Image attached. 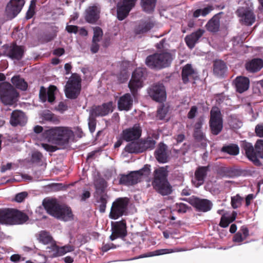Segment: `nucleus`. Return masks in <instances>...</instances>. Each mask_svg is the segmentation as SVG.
Returning <instances> with one entry per match:
<instances>
[{
    "instance_id": "f257e3e1",
    "label": "nucleus",
    "mask_w": 263,
    "mask_h": 263,
    "mask_svg": "<svg viewBox=\"0 0 263 263\" xmlns=\"http://www.w3.org/2000/svg\"><path fill=\"white\" fill-rule=\"evenodd\" d=\"M43 135L46 141L55 145L42 143V147L48 152H53L59 149L56 145L61 148L67 146L70 138L73 136V133L68 127L58 126L45 130Z\"/></svg>"
},
{
    "instance_id": "f03ea898",
    "label": "nucleus",
    "mask_w": 263,
    "mask_h": 263,
    "mask_svg": "<svg viewBox=\"0 0 263 263\" xmlns=\"http://www.w3.org/2000/svg\"><path fill=\"white\" fill-rule=\"evenodd\" d=\"M167 166L161 167L154 171L152 185L154 189L162 196L168 195L172 192V186L167 180Z\"/></svg>"
},
{
    "instance_id": "7ed1b4c3",
    "label": "nucleus",
    "mask_w": 263,
    "mask_h": 263,
    "mask_svg": "<svg viewBox=\"0 0 263 263\" xmlns=\"http://www.w3.org/2000/svg\"><path fill=\"white\" fill-rule=\"evenodd\" d=\"M43 204L49 214L60 220L67 221L73 219L70 208L59 205L55 200H48L44 202Z\"/></svg>"
},
{
    "instance_id": "20e7f679",
    "label": "nucleus",
    "mask_w": 263,
    "mask_h": 263,
    "mask_svg": "<svg viewBox=\"0 0 263 263\" xmlns=\"http://www.w3.org/2000/svg\"><path fill=\"white\" fill-rule=\"evenodd\" d=\"M173 59V54L168 52H163L149 55L146 59L145 63L151 68L160 69L168 66Z\"/></svg>"
},
{
    "instance_id": "39448f33",
    "label": "nucleus",
    "mask_w": 263,
    "mask_h": 263,
    "mask_svg": "<svg viewBox=\"0 0 263 263\" xmlns=\"http://www.w3.org/2000/svg\"><path fill=\"white\" fill-rule=\"evenodd\" d=\"M18 93L9 83L0 84V100L6 105H12L17 101Z\"/></svg>"
},
{
    "instance_id": "423d86ee",
    "label": "nucleus",
    "mask_w": 263,
    "mask_h": 263,
    "mask_svg": "<svg viewBox=\"0 0 263 263\" xmlns=\"http://www.w3.org/2000/svg\"><path fill=\"white\" fill-rule=\"evenodd\" d=\"M242 147L247 157L255 164L259 162L258 158H263V140H258L254 147L250 143L243 142Z\"/></svg>"
},
{
    "instance_id": "0eeeda50",
    "label": "nucleus",
    "mask_w": 263,
    "mask_h": 263,
    "mask_svg": "<svg viewBox=\"0 0 263 263\" xmlns=\"http://www.w3.org/2000/svg\"><path fill=\"white\" fill-rule=\"evenodd\" d=\"M81 78L76 73L72 74L65 87L66 97L73 99L78 97L81 89Z\"/></svg>"
},
{
    "instance_id": "6e6552de",
    "label": "nucleus",
    "mask_w": 263,
    "mask_h": 263,
    "mask_svg": "<svg viewBox=\"0 0 263 263\" xmlns=\"http://www.w3.org/2000/svg\"><path fill=\"white\" fill-rule=\"evenodd\" d=\"M150 173V166L145 165L138 171L132 172L128 175H122L120 179V183L126 185L136 184L139 182L142 176H148Z\"/></svg>"
},
{
    "instance_id": "1a4fd4ad",
    "label": "nucleus",
    "mask_w": 263,
    "mask_h": 263,
    "mask_svg": "<svg viewBox=\"0 0 263 263\" xmlns=\"http://www.w3.org/2000/svg\"><path fill=\"white\" fill-rule=\"evenodd\" d=\"M210 126L212 133L218 135L223 128V120L220 109L217 107H212L210 112Z\"/></svg>"
},
{
    "instance_id": "9d476101",
    "label": "nucleus",
    "mask_w": 263,
    "mask_h": 263,
    "mask_svg": "<svg viewBox=\"0 0 263 263\" xmlns=\"http://www.w3.org/2000/svg\"><path fill=\"white\" fill-rule=\"evenodd\" d=\"M252 10L253 4L248 1L245 6L239 8L237 11L240 21L246 25H251L255 22V17Z\"/></svg>"
},
{
    "instance_id": "9b49d317",
    "label": "nucleus",
    "mask_w": 263,
    "mask_h": 263,
    "mask_svg": "<svg viewBox=\"0 0 263 263\" xmlns=\"http://www.w3.org/2000/svg\"><path fill=\"white\" fill-rule=\"evenodd\" d=\"M128 199L127 198H119L113 203L109 213V217L117 219L123 215L127 209Z\"/></svg>"
},
{
    "instance_id": "f8f14e48",
    "label": "nucleus",
    "mask_w": 263,
    "mask_h": 263,
    "mask_svg": "<svg viewBox=\"0 0 263 263\" xmlns=\"http://www.w3.org/2000/svg\"><path fill=\"white\" fill-rule=\"evenodd\" d=\"M143 69L140 68L136 69L133 73L128 87L134 96L139 89L143 87Z\"/></svg>"
},
{
    "instance_id": "ddd939ff",
    "label": "nucleus",
    "mask_w": 263,
    "mask_h": 263,
    "mask_svg": "<svg viewBox=\"0 0 263 263\" xmlns=\"http://www.w3.org/2000/svg\"><path fill=\"white\" fill-rule=\"evenodd\" d=\"M112 234L110 236L111 240L117 238H123L127 235L126 223L124 220L111 222Z\"/></svg>"
},
{
    "instance_id": "4468645a",
    "label": "nucleus",
    "mask_w": 263,
    "mask_h": 263,
    "mask_svg": "<svg viewBox=\"0 0 263 263\" xmlns=\"http://www.w3.org/2000/svg\"><path fill=\"white\" fill-rule=\"evenodd\" d=\"M24 4V0H10L6 8L7 16L10 19L15 17L20 12Z\"/></svg>"
},
{
    "instance_id": "2eb2a0df",
    "label": "nucleus",
    "mask_w": 263,
    "mask_h": 263,
    "mask_svg": "<svg viewBox=\"0 0 263 263\" xmlns=\"http://www.w3.org/2000/svg\"><path fill=\"white\" fill-rule=\"evenodd\" d=\"M149 96L155 101L163 102L166 99V92L164 86L157 84L152 86L148 90Z\"/></svg>"
},
{
    "instance_id": "dca6fc26",
    "label": "nucleus",
    "mask_w": 263,
    "mask_h": 263,
    "mask_svg": "<svg viewBox=\"0 0 263 263\" xmlns=\"http://www.w3.org/2000/svg\"><path fill=\"white\" fill-rule=\"evenodd\" d=\"M3 48L5 49L4 54L12 59L20 60L23 56L24 49L22 46L12 44L10 46L4 45Z\"/></svg>"
},
{
    "instance_id": "f3484780",
    "label": "nucleus",
    "mask_w": 263,
    "mask_h": 263,
    "mask_svg": "<svg viewBox=\"0 0 263 263\" xmlns=\"http://www.w3.org/2000/svg\"><path fill=\"white\" fill-rule=\"evenodd\" d=\"M141 133L142 129L139 124H135L133 127L123 130L122 138L126 141L135 140L139 138Z\"/></svg>"
},
{
    "instance_id": "a211bd4d",
    "label": "nucleus",
    "mask_w": 263,
    "mask_h": 263,
    "mask_svg": "<svg viewBox=\"0 0 263 263\" xmlns=\"http://www.w3.org/2000/svg\"><path fill=\"white\" fill-rule=\"evenodd\" d=\"M113 111L112 102L104 103L101 106H94L90 110L89 114L91 117L105 116Z\"/></svg>"
},
{
    "instance_id": "6ab92c4d",
    "label": "nucleus",
    "mask_w": 263,
    "mask_h": 263,
    "mask_svg": "<svg viewBox=\"0 0 263 263\" xmlns=\"http://www.w3.org/2000/svg\"><path fill=\"white\" fill-rule=\"evenodd\" d=\"M190 203L196 208L197 211L203 212L210 211L213 205L212 203L210 200L196 197H192L191 198Z\"/></svg>"
},
{
    "instance_id": "aec40b11",
    "label": "nucleus",
    "mask_w": 263,
    "mask_h": 263,
    "mask_svg": "<svg viewBox=\"0 0 263 263\" xmlns=\"http://www.w3.org/2000/svg\"><path fill=\"white\" fill-rule=\"evenodd\" d=\"M57 88L54 85H50L48 89L42 86L40 88L39 97L43 102L48 101L49 103H53L55 100V93Z\"/></svg>"
},
{
    "instance_id": "412c9836",
    "label": "nucleus",
    "mask_w": 263,
    "mask_h": 263,
    "mask_svg": "<svg viewBox=\"0 0 263 263\" xmlns=\"http://www.w3.org/2000/svg\"><path fill=\"white\" fill-rule=\"evenodd\" d=\"M208 171V166L199 167L196 170L195 177L192 181L195 186L198 187L203 184Z\"/></svg>"
},
{
    "instance_id": "4be33fe9",
    "label": "nucleus",
    "mask_w": 263,
    "mask_h": 263,
    "mask_svg": "<svg viewBox=\"0 0 263 263\" xmlns=\"http://www.w3.org/2000/svg\"><path fill=\"white\" fill-rule=\"evenodd\" d=\"M100 8L95 5L89 7L85 11V20L89 23H96L100 18Z\"/></svg>"
},
{
    "instance_id": "5701e85b",
    "label": "nucleus",
    "mask_w": 263,
    "mask_h": 263,
    "mask_svg": "<svg viewBox=\"0 0 263 263\" xmlns=\"http://www.w3.org/2000/svg\"><path fill=\"white\" fill-rule=\"evenodd\" d=\"M26 122L27 118L23 112L15 110L12 112L10 123L12 126L24 125Z\"/></svg>"
},
{
    "instance_id": "b1692460",
    "label": "nucleus",
    "mask_w": 263,
    "mask_h": 263,
    "mask_svg": "<svg viewBox=\"0 0 263 263\" xmlns=\"http://www.w3.org/2000/svg\"><path fill=\"white\" fill-rule=\"evenodd\" d=\"M156 159L160 163H165L168 159V153L166 145L160 143L155 151Z\"/></svg>"
},
{
    "instance_id": "393cba45",
    "label": "nucleus",
    "mask_w": 263,
    "mask_h": 263,
    "mask_svg": "<svg viewBox=\"0 0 263 263\" xmlns=\"http://www.w3.org/2000/svg\"><path fill=\"white\" fill-rule=\"evenodd\" d=\"M133 99L129 93H126L119 99L118 105L120 110H128L133 105Z\"/></svg>"
},
{
    "instance_id": "a878e982",
    "label": "nucleus",
    "mask_w": 263,
    "mask_h": 263,
    "mask_svg": "<svg viewBox=\"0 0 263 263\" xmlns=\"http://www.w3.org/2000/svg\"><path fill=\"white\" fill-rule=\"evenodd\" d=\"M12 214V220L11 221L12 225L22 224L29 219L28 216L26 214L20 211L13 209Z\"/></svg>"
},
{
    "instance_id": "bb28decb",
    "label": "nucleus",
    "mask_w": 263,
    "mask_h": 263,
    "mask_svg": "<svg viewBox=\"0 0 263 263\" xmlns=\"http://www.w3.org/2000/svg\"><path fill=\"white\" fill-rule=\"evenodd\" d=\"M204 32L203 30L198 29L196 32L186 36L185 38V41L187 45L190 48H193L195 46V44L198 41L199 39L203 35Z\"/></svg>"
},
{
    "instance_id": "cd10ccee",
    "label": "nucleus",
    "mask_w": 263,
    "mask_h": 263,
    "mask_svg": "<svg viewBox=\"0 0 263 263\" xmlns=\"http://www.w3.org/2000/svg\"><path fill=\"white\" fill-rule=\"evenodd\" d=\"M234 84L237 91L242 93L248 89L249 80L246 77H238L235 80Z\"/></svg>"
},
{
    "instance_id": "c85d7f7f",
    "label": "nucleus",
    "mask_w": 263,
    "mask_h": 263,
    "mask_svg": "<svg viewBox=\"0 0 263 263\" xmlns=\"http://www.w3.org/2000/svg\"><path fill=\"white\" fill-rule=\"evenodd\" d=\"M195 75L196 72L193 69L191 65L186 64L183 67L182 70V78L184 83H186L191 79H194Z\"/></svg>"
},
{
    "instance_id": "c756f323",
    "label": "nucleus",
    "mask_w": 263,
    "mask_h": 263,
    "mask_svg": "<svg viewBox=\"0 0 263 263\" xmlns=\"http://www.w3.org/2000/svg\"><path fill=\"white\" fill-rule=\"evenodd\" d=\"M246 67L250 72H257L263 67V60L261 59H253L246 64Z\"/></svg>"
},
{
    "instance_id": "7c9ffc66",
    "label": "nucleus",
    "mask_w": 263,
    "mask_h": 263,
    "mask_svg": "<svg viewBox=\"0 0 263 263\" xmlns=\"http://www.w3.org/2000/svg\"><path fill=\"white\" fill-rule=\"evenodd\" d=\"M12 210L5 209L0 210V223L12 225Z\"/></svg>"
},
{
    "instance_id": "2f4dec72",
    "label": "nucleus",
    "mask_w": 263,
    "mask_h": 263,
    "mask_svg": "<svg viewBox=\"0 0 263 263\" xmlns=\"http://www.w3.org/2000/svg\"><path fill=\"white\" fill-rule=\"evenodd\" d=\"M154 26V23L150 21L141 22L135 29L136 34H143L149 31Z\"/></svg>"
},
{
    "instance_id": "473e14b6",
    "label": "nucleus",
    "mask_w": 263,
    "mask_h": 263,
    "mask_svg": "<svg viewBox=\"0 0 263 263\" xmlns=\"http://www.w3.org/2000/svg\"><path fill=\"white\" fill-rule=\"evenodd\" d=\"M156 2L157 0H141L140 5L144 12L151 13L154 11Z\"/></svg>"
},
{
    "instance_id": "72a5a7b5",
    "label": "nucleus",
    "mask_w": 263,
    "mask_h": 263,
    "mask_svg": "<svg viewBox=\"0 0 263 263\" xmlns=\"http://www.w3.org/2000/svg\"><path fill=\"white\" fill-rule=\"evenodd\" d=\"M226 66L224 63L221 61H216L214 64L213 71L217 76H221L226 71Z\"/></svg>"
},
{
    "instance_id": "f704fd0d",
    "label": "nucleus",
    "mask_w": 263,
    "mask_h": 263,
    "mask_svg": "<svg viewBox=\"0 0 263 263\" xmlns=\"http://www.w3.org/2000/svg\"><path fill=\"white\" fill-rule=\"evenodd\" d=\"M11 82L17 88L22 90H25L27 88L28 84L27 82L20 76H14L12 77Z\"/></svg>"
},
{
    "instance_id": "c9c22d12",
    "label": "nucleus",
    "mask_w": 263,
    "mask_h": 263,
    "mask_svg": "<svg viewBox=\"0 0 263 263\" xmlns=\"http://www.w3.org/2000/svg\"><path fill=\"white\" fill-rule=\"evenodd\" d=\"M126 151L130 153H142L141 142H132L128 144L125 147Z\"/></svg>"
},
{
    "instance_id": "e433bc0d",
    "label": "nucleus",
    "mask_w": 263,
    "mask_h": 263,
    "mask_svg": "<svg viewBox=\"0 0 263 263\" xmlns=\"http://www.w3.org/2000/svg\"><path fill=\"white\" fill-rule=\"evenodd\" d=\"M131 9V8H127L122 4L118 5L117 8L118 18L121 21L124 20L127 16Z\"/></svg>"
},
{
    "instance_id": "4c0bfd02",
    "label": "nucleus",
    "mask_w": 263,
    "mask_h": 263,
    "mask_svg": "<svg viewBox=\"0 0 263 263\" xmlns=\"http://www.w3.org/2000/svg\"><path fill=\"white\" fill-rule=\"evenodd\" d=\"M220 26L219 20L216 17H213L206 24L208 30L211 32H216L218 30Z\"/></svg>"
},
{
    "instance_id": "58836bf2",
    "label": "nucleus",
    "mask_w": 263,
    "mask_h": 263,
    "mask_svg": "<svg viewBox=\"0 0 263 263\" xmlns=\"http://www.w3.org/2000/svg\"><path fill=\"white\" fill-rule=\"evenodd\" d=\"M183 250L179 249H162L155 250L152 252H151L150 254L147 256H157L161 255L166 254H170L173 252L182 251Z\"/></svg>"
},
{
    "instance_id": "ea45409f",
    "label": "nucleus",
    "mask_w": 263,
    "mask_h": 263,
    "mask_svg": "<svg viewBox=\"0 0 263 263\" xmlns=\"http://www.w3.org/2000/svg\"><path fill=\"white\" fill-rule=\"evenodd\" d=\"M39 241L44 244H48L52 240V237L49 234L44 231H41L37 235Z\"/></svg>"
},
{
    "instance_id": "a19ab883",
    "label": "nucleus",
    "mask_w": 263,
    "mask_h": 263,
    "mask_svg": "<svg viewBox=\"0 0 263 263\" xmlns=\"http://www.w3.org/2000/svg\"><path fill=\"white\" fill-rule=\"evenodd\" d=\"M228 123L233 129H238L242 126L241 121L235 115H231L229 117Z\"/></svg>"
},
{
    "instance_id": "79ce46f5",
    "label": "nucleus",
    "mask_w": 263,
    "mask_h": 263,
    "mask_svg": "<svg viewBox=\"0 0 263 263\" xmlns=\"http://www.w3.org/2000/svg\"><path fill=\"white\" fill-rule=\"evenodd\" d=\"M142 152L147 149H152L154 148L156 141L151 138H149L141 142Z\"/></svg>"
},
{
    "instance_id": "37998d69",
    "label": "nucleus",
    "mask_w": 263,
    "mask_h": 263,
    "mask_svg": "<svg viewBox=\"0 0 263 263\" xmlns=\"http://www.w3.org/2000/svg\"><path fill=\"white\" fill-rule=\"evenodd\" d=\"M213 8L212 6H209L203 9H199L196 10L194 12V16L195 17H198L199 16H205L208 14H209L212 10Z\"/></svg>"
},
{
    "instance_id": "c03bdc74",
    "label": "nucleus",
    "mask_w": 263,
    "mask_h": 263,
    "mask_svg": "<svg viewBox=\"0 0 263 263\" xmlns=\"http://www.w3.org/2000/svg\"><path fill=\"white\" fill-rule=\"evenodd\" d=\"M95 185L96 191L98 193H102L106 186V183L104 179L99 178L95 181Z\"/></svg>"
},
{
    "instance_id": "a18cd8bd",
    "label": "nucleus",
    "mask_w": 263,
    "mask_h": 263,
    "mask_svg": "<svg viewBox=\"0 0 263 263\" xmlns=\"http://www.w3.org/2000/svg\"><path fill=\"white\" fill-rule=\"evenodd\" d=\"M42 117L44 120L54 123L59 121L57 118L49 110L44 111L42 114Z\"/></svg>"
},
{
    "instance_id": "49530a36",
    "label": "nucleus",
    "mask_w": 263,
    "mask_h": 263,
    "mask_svg": "<svg viewBox=\"0 0 263 263\" xmlns=\"http://www.w3.org/2000/svg\"><path fill=\"white\" fill-rule=\"evenodd\" d=\"M222 151L230 155H236L239 153V148L236 145H231L222 148Z\"/></svg>"
},
{
    "instance_id": "de8ad7c7",
    "label": "nucleus",
    "mask_w": 263,
    "mask_h": 263,
    "mask_svg": "<svg viewBox=\"0 0 263 263\" xmlns=\"http://www.w3.org/2000/svg\"><path fill=\"white\" fill-rule=\"evenodd\" d=\"M243 198L238 194L231 197V205L233 209H237L241 205Z\"/></svg>"
},
{
    "instance_id": "09e8293b",
    "label": "nucleus",
    "mask_w": 263,
    "mask_h": 263,
    "mask_svg": "<svg viewBox=\"0 0 263 263\" xmlns=\"http://www.w3.org/2000/svg\"><path fill=\"white\" fill-rule=\"evenodd\" d=\"M93 35L92 41L94 42H100L103 36V31L102 29L99 27H96L93 28Z\"/></svg>"
},
{
    "instance_id": "8fccbe9b",
    "label": "nucleus",
    "mask_w": 263,
    "mask_h": 263,
    "mask_svg": "<svg viewBox=\"0 0 263 263\" xmlns=\"http://www.w3.org/2000/svg\"><path fill=\"white\" fill-rule=\"evenodd\" d=\"M194 137L197 140L202 141V144L205 145L206 144L204 135L201 130H195L194 131Z\"/></svg>"
},
{
    "instance_id": "3c124183",
    "label": "nucleus",
    "mask_w": 263,
    "mask_h": 263,
    "mask_svg": "<svg viewBox=\"0 0 263 263\" xmlns=\"http://www.w3.org/2000/svg\"><path fill=\"white\" fill-rule=\"evenodd\" d=\"M167 112V109L164 106H161L157 110V118L160 120H162L165 117Z\"/></svg>"
},
{
    "instance_id": "603ef678",
    "label": "nucleus",
    "mask_w": 263,
    "mask_h": 263,
    "mask_svg": "<svg viewBox=\"0 0 263 263\" xmlns=\"http://www.w3.org/2000/svg\"><path fill=\"white\" fill-rule=\"evenodd\" d=\"M99 211L101 213H104L105 211L107 200L105 196H102L99 199Z\"/></svg>"
},
{
    "instance_id": "864d4df0",
    "label": "nucleus",
    "mask_w": 263,
    "mask_h": 263,
    "mask_svg": "<svg viewBox=\"0 0 263 263\" xmlns=\"http://www.w3.org/2000/svg\"><path fill=\"white\" fill-rule=\"evenodd\" d=\"M232 222L229 217L223 215L220 220L219 226L222 228L227 227L230 223Z\"/></svg>"
},
{
    "instance_id": "5fc2aeb1",
    "label": "nucleus",
    "mask_w": 263,
    "mask_h": 263,
    "mask_svg": "<svg viewBox=\"0 0 263 263\" xmlns=\"http://www.w3.org/2000/svg\"><path fill=\"white\" fill-rule=\"evenodd\" d=\"M95 117H91L89 114L88 126L89 129L91 133H93L95 130L96 128V120Z\"/></svg>"
},
{
    "instance_id": "6e6d98bb",
    "label": "nucleus",
    "mask_w": 263,
    "mask_h": 263,
    "mask_svg": "<svg viewBox=\"0 0 263 263\" xmlns=\"http://www.w3.org/2000/svg\"><path fill=\"white\" fill-rule=\"evenodd\" d=\"M28 193L26 192H23L16 195L15 201L17 202H21L27 197Z\"/></svg>"
},
{
    "instance_id": "4d7b16f0",
    "label": "nucleus",
    "mask_w": 263,
    "mask_h": 263,
    "mask_svg": "<svg viewBox=\"0 0 263 263\" xmlns=\"http://www.w3.org/2000/svg\"><path fill=\"white\" fill-rule=\"evenodd\" d=\"M74 250V247L72 246L67 245L61 247L60 251L63 254H65L68 252H72Z\"/></svg>"
},
{
    "instance_id": "13d9d810",
    "label": "nucleus",
    "mask_w": 263,
    "mask_h": 263,
    "mask_svg": "<svg viewBox=\"0 0 263 263\" xmlns=\"http://www.w3.org/2000/svg\"><path fill=\"white\" fill-rule=\"evenodd\" d=\"M137 0H123L121 4L126 6L127 8L132 9L135 5Z\"/></svg>"
},
{
    "instance_id": "bf43d9fd",
    "label": "nucleus",
    "mask_w": 263,
    "mask_h": 263,
    "mask_svg": "<svg viewBox=\"0 0 263 263\" xmlns=\"http://www.w3.org/2000/svg\"><path fill=\"white\" fill-rule=\"evenodd\" d=\"M256 135L259 137H263V124H258L255 127Z\"/></svg>"
},
{
    "instance_id": "052dcab7",
    "label": "nucleus",
    "mask_w": 263,
    "mask_h": 263,
    "mask_svg": "<svg viewBox=\"0 0 263 263\" xmlns=\"http://www.w3.org/2000/svg\"><path fill=\"white\" fill-rule=\"evenodd\" d=\"M197 112V108L195 106H192L187 114V117L189 119L194 118L195 117Z\"/></svg>"
},
{
    "instance_id": "680f3d73",
    "label": "nucleus",
    "mask_w": 263,
    "mask_h": 263,
    "mask_svg": "<svg viewBox=\"0 0 263 263\" xmlns=\"http://www.w3.org/2000/svg\"><path fill=\"white\" fill-rule=\"evenodd\" d=\"M99 42H94V41H92V44L90 47V50L92 53H95L98 51L99 49Z\"/></svg>"
},
{
    "instance_id": "e2e57ef3",
    "label": "nucleus",
    "mask_w": 263,
    "mask_h": 263,
    "mask_svg": "<svg viewBox=\"0 0 263 263\" xmlns=\"http://www.w3.org/2000/svg\"><path fill=\"white\" fill-rule=\"evenodd\" d=\"M245 239L246 238H243V235L240 232L236 233L233 237V241L237 242H240Z\"/></svg>"
},
{
    "instance_id": "0e129e2a",
    "label": "nucleus",
    "mask_w": 263,
    "mask_h": 263,
    "mask_svg": "<svg viewBox=\"0 0 263 263\" xmlns=\"http://www.w3.org/2000/svg\"><path fill=\"white\" fill-rule=\"evenodd\" d=\"M66 29L69 33H76L78 31V27L76 26L68 25L66 26Z\"/></svg>"
},
{
    "instance_id": "69168bd1",
    "label": "nucleus",
    "mask_w": 263,
    "mask_h": 263,
    "mask_svg": "<svg viewBox=\"0 0 263 263\" xmlns=\"http://www.w3.org/2000/svg\"><path fill=\"white\" fill-rule=\"evenodd\" d=\"M255 196L253 194H249L246 198V205L247 206H249L252 200L254 198Z\"/></svg>"
},
{
    "instance_id": "338daca9",
    "label": "nucleus",
    "mask_w": 263,
    "mask_h": 263,
    "mask_svg": "<svg viewBox=\"0 0 263 263\" xmlns=\"http://www.w3.org/2000/svg\"><path fill=\"white\" fill-rule=\"evenodd\" d=\"M203 123V119L199 118L197 120V122L195 123L194 128L195 130H200Z\"/></svg>"
},
{
    "instance_id": "774afa93",
    "label": "nucleus",
    "mask_w": 263,
    "mask_h": 263,
    "mask_svg": "<svg viewBox=\"0 0 263 263\" xmlns=\"http://www.w3.org/2000/svg\"><path fill=\"white\" fill-rule=\"evenodd\" d=\"M115 247L112 243L105 244L103 246L102 249V250L104 252H106L109 250L110 249L115 248Z\"/></svg>"
}]
</instances>
